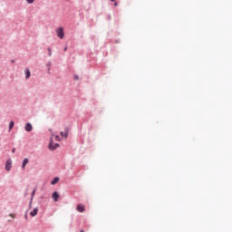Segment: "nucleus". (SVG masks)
<instances>
[{
    "mask_svg": "<svg viewBox=\"0 0 232 232\" xmlns=\"http://www.w3.org/2000/svg\"><path fill=\"white\" fill-rule=\"evenodd\" d=\"M63 50L66 52V50H68V46H65Z\"/></svg>",
    "mask_w": 232,
    "mask_h": 232,
    "instance_id": "nucleus-22",
    "label": "nucleus"
},
{
    "mask_svg": "<svg viewBox=\"0 0 232 232\" xmlns=\"http://www.w3.org/2000/svg\"><path fill=\"white\" fill-rule=\"evenodd\" d=\"M12 169V159H9L5 162V171H10Z\"/></svg>",
    "mask_w": 232,
    "mask_h": 232,
    "instance_id": "nucleus-4",
    "label": "nucleus"
},
{
    "mask_svg": "<svg viewBox=\"0 0 232 232\" xmlns=\"http://www.w3.org/2000/svg\"><path fill=\"white\" fill-rule=\"evenodd\" d=\"M59 147V143H54L53 140L51 139L50 142H49V150L51 151H54V150H57Z\"/></svg>",
    "mask_w": 232,
    "mask_h": 232,
    "instance_id": "nucleus-2",
    "label": "nucleus"
},
{
    "mask_svg": "<svg viewBox=\"0 0 232 232\" xmlns=\"http://www.w3.org/2000/svg\"><path fill=\"white\" fill-rule=\"evenodd\" d=\"M24 74H25V79H29L32 75V73L30 72V69L28 68L24 69Z\"/></svg>",
    "mask_w": 232,
    "mask_h": 232,
    "instance_id": "nucleus-10",
    "label": "nucleus"
},
{
    "mask_svg": "<svg viewBox=\"0 0 232 232\" xmlns=\"http://www.w3.org/2000/svg\"><path fill=\"white\" fill-rule=\"evenodd\" d=\"M24 130H25V131H32V130H34V127L32 126V123L27 122L24 126Z\"/></svg>",
    "mask_w": 232,
    "mask_h": 232,
    "instance_id": "nucleus-6",
    "label": "nucleus"
},
{
    "mask_svg": "<svg viewBox=\"0 0 232 232\" xmlns=\"http://www.w3.org/2000/svg\"><path fill=\"white\" fill-rule=\"evenodd\" d=\"M12 153H15V148L12 150Z\"/></svg>",
    "mask_w": 232,
    "mask_h": 232,
    "instance_id": "nucleus-21",
    "label": "nucleus"
},
{
    "mask_svg": "<svg viewBox=\"0 0 232 232\" xmlns=\"http://www.w3.org/2000/svg\"><path fill=\"white\" fill-rule=\"evenodd\" d=\"M24 218H25V220H28V212H25Z\"/></svg>",
    "mask_w": 232,
    "mask_h": 232,
    "instance_id": "nucleus-18",
    "label": "nucleus"
},
{
    "mask_svg": "<svg viewBox=\"0 0 232 232\" xmlns=\"http://www.w3.org/2000/svg\"><path fill=\"white\" fill-rule=\"evenodd\" d=\"M70 132V128L69 127H65L64 128V131H61L60 135L61 137H64V139H68V133Z\"/></svg>",
    "mask_w": 232,
    "mask_h": 232,
    "instance_id": "nucleus-3",
    "label": "nucleus"
},
{
    "mask_svg": "<svg viewBox=\"0 0 232 232\" xmlns=\"http://www.w3.org/2000/svg\"><path fill=\"white\" fill-rule=\"evenodd\" d=\"M47 50L49 52L48 53L49 57H52V48L48 47Z\"/></svg>",
    "mask_w": 232,
    "mask_h": 232,
    "instance_id": "nucleus-15",
    "label": "nucleus"
},
{
    "mask_svg": "<svg viewBox=\"0 0 232 232\" xmlns=\"http://www.w3.org/2000/svg\"><path fill=\"white\" fill-rule=\"evenodd\" d=\"M57 182H59V178H58V177L54 178V179L51 181V184H52V186H55V184H57Z\"/></svg>",
    "mask_w": 232,
    "mask_h": 232,
    "instance_id": "nucleus-11",
    "label": "nucleus"
},
{
    "mask_svg": "<svg viewBox=\"0 0 232 232\" xmlns=\"http://www.w3.org/2000/svg\"><path fill=\"white\" fill-rule=\"evenodd\" d=\"M59 197H60L59 192L54 191V192L53 193L52 198H53V199L54 202H57V201L59 200Z\"/></svg>",
    "mask_w": 232,
    "mask_h": 232,
    "instance_id": "nucleus-7",
    "label": "nucleus"
},
{
    "mask_svg": "<svg viewBox=\"0 0 232 232\" xmlns=\"http://www.w3.org/2000/svg\"><path fill=\"white\" fill-rule=\"evenodd\" d=\"M55 139H56V140H57L58 139H60L59 135H56V136H55Z\"/></svg>",
    "mask_w": 232,
    "mask_h": 232,
    "instance_id": "nucleus-23",
    "label": "nucleus"
},
{
    "mask_svg": "<svg viewBox=\"0 0 232 232\" xmlns=\"http://www.w3.org/2000/svg\"><path fill=\"white\" fill-rule=\"evenodd\" d=\"M14 125V121L9 122V131H11L13 130Z\"/></svg>",
    "mask_w": 232,
    "mask_h": 232,
    "instance_id": "nucleus-14",
    "label": "nucleus"
},
{
    "mask_svg": "<svg viewBox=\"0 0 232 232\" xmlns=\"http://www.w3.org/2000/svg\"><path fill=\"white\" fill-rule=\"evenodd\" d=\"M9 217H11L12 218H15V215L14 214H9Z\"/></svg>",
    "mask_w": 232,
    "mask_h": 232,
    "instance_id": "nucleus-20",
    "label": "nucleus"
},
{
    "mask_svg": "<svg viewBox=\"0 0 232 232\" xmlns=\"http://www.w3.org/2000/svg\"><path fill=\"white\" fill-rule=\"evenodd\" d=\"M118 5V4L117 3H114V6H117Z\"/></svg>",
    "mask_w": 232,
    "mask_h": 232,
    "instance_id": "nucleus-25",
    "label": "nucleus"
},
{
    "mask_svg": "<svg viewBox=\"0 0 232 232\" xmlns=\"http://www.w3.org/2000/svg\"><path fill=\"white\" fill-rule=\"evenodd\" d=\"M52 67V62H48L47 63H46V68H47V70H48V73H50V68Z\"/></svg>",
    "mask_w": 232,
    "mask_h": 232,
    "instance_id": "nucleus-12",
    "label": "nucleus"
},
{
    "mask_svg": "<svg viewBox=\"0 0 232 232\" xmlns=\"http://www.w3.org/2000/svg\"><path fill=\"white\" fill-rule=\"evenodd\" d=\"M35 191H37V188H34L32 194H31L32 200H34V197L35 196Z\"/></svg>",
    "mask_w": 232,
    "mask_h": 232,
    "instance_id": "nucleus-13",
    "label": "nucleus"
},
{
    "mask_svg": "<svg viewBox=\"0 0 232 232\" xmlns=\"http://www.w3.org/2000/svg\"><path fill=\"white\" fill-rule=\"evenodd\" d=\"M11 63H15V60H12Z\"/></svg>",
    "mask_w": 232,
    "mask_h": 232,
    "instance_id": "nucleus-24",
    "label": "nucleus"
},
{
    "mask_svg": "<svg viewBox=\"0 0 232 232\" xmlns=\"http://www.w3.org/2000/svg\"><path fill=\"white\" fill-rule=\"evenodd\" d=\"M25 1H26V3H28V5H32L34 3V1H35V0H25Z\"/></svg>",
    "mask_w": 232,
    "mask_h": 232,
    "instance_id": "nucleus-16",
    "label": "nucleus"
},
{
    "mask_svg": "<svg viewBox=\"0 0 232 232\" xmlns=\"http://www.w3.org/2000/svg\"><path fill=\"white\" fill-rule=\"evenodd\" d=\"M73 80H74V81H79V75L75 74V75L73 76Z\"/></svg>",
    "mask_w": 232,
    "mask_h": 232,
    "instance_id": "nucleus-17",
    "label": "nucleus"
},
{
    "mask_svg": "<svg viewBox=\"0 0 232 232\" xmlns=\"http://www.w3.org/2000/svg\"><path fill=\"white\" fill-rule=\"evenodd\" d=\"M28 162H30V160H28V158L24 159V160H23V162H22V169H25L26 164H28Z\"/></svg>",
    "mask_w": 232,
    "mask_h": 232,
    "instance_id": "nucleus-8",
    "label": "nucleus"
},
{
    "mask_svg": "<svg viewBox=\"0 0 232 232\" xmlns=\"http://www.w3.org/2000/svg\"><path fill=\"white\" fill-rule=\"evenodd\" d=\"M37 213H39V208H34L33 211L30 212L31 217H36Z\"/></svg>",
    "mask_w": 232,
    "mask_h": 232,
    "instance_id": "nucleus-9",
    "label": "nucleus"
},
{
    "mask_svg": "<svg viewBox=\"0 0 232 232\" xmlns=\"http://www.w3.org/2000/svg\"><path fill=\"white\" fill-rule=\"evenodd\" d=\"M84 209H85L84 205L79 204L76 207V210L79 211V213H84Z\"/></svg>",
    "mask_w": 232,
    "mask_h": 232,
    "instance_id": "nucleus-5",
    "label": "nucleus"
},
{
    "mask_svg": "<svg viewBox=\"0 0 232 232\" xmlns=\"http://www.w3.org/2000/svg\"><path fill=\"white\" fill-rule=\"evenodd\" d=\"M32 202H34V199H30V202H29V208H32Z\"/></svg>",
    "mask_w": 232,
    "mask_h": 232,
    "instance_id": "nucleus-19",
    "label": "nucleus"
},
{
    "mask_svg": "<svg viewBox=\"0 0 232 232\" xmlns=\"http://www.w3.org/2000/svg\"><path fill=\"white\" fill-rule=\"evenodd\" d=\"M112 3L115 2V0H111Z\"/></svg>",
    "mask_w": 232,
    "mask_h": 232,
    "instance_id": "nucleus-27",
    "label": "nucleus"
},
{
    "mask_svg": "<svg viewBox=\"0 0 232 232\" xmlns=\"http://www.w3.org/2000/svg\"><path fill=\"white\" fill-rule=\"evenodd\" d=\"M80 232H84V230L82 229V230H80Z\"/></svg>",
    "mask_w": 232,
    "mask_h": 232,
    "instance_id": "nucleus-26",
    "label": "nucleus"
},
{
    "mask_svg": "<svg viewBox=\"0 0 232 232\" xmlns=\"http://www.w3.org/2000/svg\"><path fill=\"white\" fill-rule=\"evenodd\" d=\"M56 35L59 39H64V29L63 27L56 29Z\"/></svg>",
    "mask_w": 232,
    "mask_h": 232,
    "instance_id": "nucleus-1",
    "label": "nucleus"
}]
</instances>
